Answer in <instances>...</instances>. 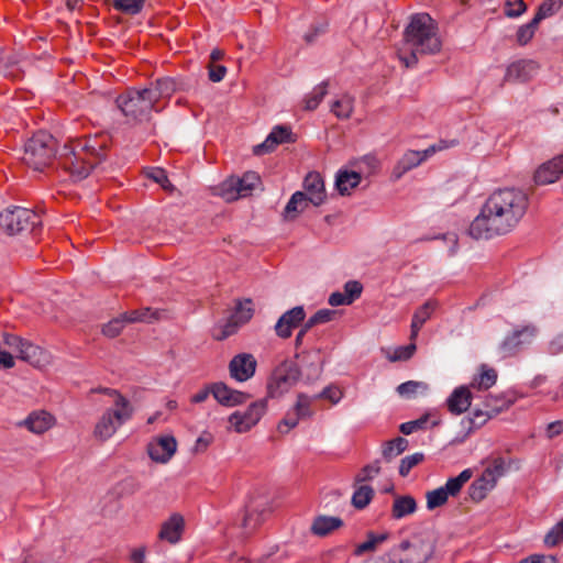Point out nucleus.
<instances>
[{
	"label": "nucleus",
	"instance_id": "obj_1",
	"mask_svg": "<svg viewBox=\"0 0 563 563\" xmlns=\"http://www.w3.org/2000/svg\"><path fill=\"white\" fill-rule=\"evenodd\" d=\"M528 196L518 189H498L489 195L468 233L476 240H488L510 232L528 209Z\"/></svg>",
	"mask_w": 563,
	"mask_h": 563
},
{
	"label": "nucleus",
	"instance_id": "obj_2",
	"mask_svg": "<svg viewBox=\"0 0 563 563\" xmlns=\"http://www.w3.org/2000/svg\"><path fill=\"white\" fill-rule=\"evenodd\" d=\"M441 47L437 23L429 14L419 13L411 16L397 54L408 68L415 66L420 56L437 54Z\"/></svg>",
	"mask_w": 563,
	"mask_h": 563
},
{
	"label": "nucleus",
	"instance_id": "obj_3",
	"mask_svg": "<svg viewBox=\"0 0 563 563\" xmlns=\"http://www.w3.org/2000/svg\"><path fill=\"white\" fill-rule=\"evenodd\" d=\"M109 144L110 137L106 133L76 139L64 146L59 164L74 180H81L101 162Z\"/></svg>",
	"mask_w": 563,
	"mask_h": 563
},
{
	"label": "nucleus",
	"instance_id": "obj_4",
	"mask_svg": "<svg viewBox=\"0 0 563 563\" xmlns=\"http://www.w3.org/2000/svg\"><path fill=\"white\" fill-rule=\"evenodd\" d=\"M102 391L113 399V404L95 423L92 435L99 442L111 439L133 415L131 402L121 393L110 388H104Z\"/></svg>",
	"mask_w": 563,
	"mask_h": 563
},
{
	"label": "nucleus",
	"instance_id": "obj_5",
	"mask_svg": "<svg viewBox=\"0 0 563 563\" xmlns=\"http://www.w3.org/2000/svg\"><path fill=\"white\" fill-rule=\"evenodd\" d=\"M434 550V536L431 532H421L394 549L387 563H427L433 556Z\"/></svg>",
	"mask_w": 563,
	"mask_h": 563
},
{
	"label": "nucleus",
	"instance_id": "obj_6",
	"mask_svg": "<svg viewBox=\"0 0 563 563\" xmlns=\"http://www.w3.org/2000/svg\"><path fill=\"white\" fill-rule=\"evenodd\" d=\"M55 153V140L46 132L35 133L25 144L23 162L34 170L47 167Z\"/></svg>",
	"mask_w": 563,
	"mask_h": 563
},
{
	"label": "nucleus",
	"instance_id": "obj_7",
	"mask_svg": "<svg viewBox=\"0 0 563 563\" xmlns=\"http://www.w3.org/2000/svg\"><path fill=\"white\" fill-rule=\"evenodd\" d=\"M117 104L125 117L134 121L146 119L152 110H161L158 107H155L151 91H147L146 88L142 90L129 89L125 93L118 97Z\"/></svg>",
	"mask_w": 563,
	"mask_h": 563
},
{
	"label": "nucleus",
	"instance_id": "obj_8",
	"mask_svg": "<svg viewBox=\"0 0 563 563\" xmlns=\"http://www.w3.org/2000/svg\"><path fill=\"white\" fill-rule=\"evenodd\" d=\"M41 224V216L35 211L14 207L5 209L0 213V227L9 234H16L23 231L33 232Z\"/></svg>",
	"mask_w": 563,
	"mask_h": 563
},
{
	"label": "nucleus",
	"instance_id": "obj_9",
	"mask_svg": "<svg viewBox=\"0 0 563 563\" xmlns=\"http://www.w3.org/2000/svg\"><path fill=\"white\" fill-rule=\"evenodd\" d=\"M455 140H440L423 151H407L393 169V178L400 179L407 172L419 166L435 153L456 146Z\"/></svg>",
	"mask_w": 563,
	"mask_h": 563
},
{
	"label": "nucleus",
	"instance_id": "obj_10",
	"mask_svg": "<svg viewBox=\"0 0 563 563\" xmlns=\"http://www.w3.org/2000/svg\"><path fill=\"white\" fill-rule=\"evenodd\" d=\"M260 176L254 172H247L242 177H230L218 188L217 194L225 201H234L247 197L260 185Z\"/></svg>",
	"mask_w": 563,
	"mask_h": 563
},
{
	"label": "nucleus",
	"instance_id": "obj_11",
	"mask_svg": "<svg viewBox=\"0 0 563 563\" xmlns=\"http://www.w3.org/2000/svg\"><path fill=\"white\" fill-rule=\"evenodd\" d=\"M267 404L265 399L252 402L245 410H236L228 418L229 429L236 433H244L255 427L265 415Z\"/></svg>",
	"mask_w": 563,
	"mask_h": 563
},
{
	"label": "nucleus",
	"instance_id": "obj_12",
	"mask_svg": "<svg viewBox=\"0 0 563 563\" xmlns=\"http://www.w3.org/2000/svg\"><path fill=\"white\" fill-rule=\"evenodd\" d=\"M300 376L297 365L292 362H284L278 365L267 385L268 395L271 397H279L290 390Z\"/></svg>",
	"mask_w": 563,
	"mask_h": 563
},
{
	"label": "nucleus",
	"instance_id": "obj_13",
	"mask_svg": "<svg viewBox=\"0 0 563 563\" xmlns=\"http://www.w3.org/2000/svg\"><path fill=\"white\" fill-rule=\"evenodd\" d=\"M472 471L464 470L456 477L450 478L444 486L426 494L427 508L433 510L446 504L450 496H456L462 487L472 478Z\"/></svg>",
	"mask_w": 563,
	"mask_h": 563
},
{
	"label": "nucleus",
	"instance_id": "obj_14",
	"mask_svg": "<svg viewBox=\"0 0 563 563\" xmlns=\"http://www.w3.org/2000/svg\"><path fill=\"white\" fill-rule=\"evenodd\" d=\"M538 334V329L533 324H527L514 330L508 334L499 346L503 357L516 355L522 346L532 343Z\"/></svg>",
	"mask_w": 563,
	"mask_h": 563
},
{
	"label": "nucleus",
	"instance_id": "obj_15",
	"mask_svg": "<svg viewBox=\"0 0 563 563\" xmlns=\"http://www.w3.org/2000/svg\"><path fill=\"white\" fill-rule=\"evenodd\" d=\"M177 451V441L173 435H158L147 444V453L152 461L165 464Z\"/></svg>",
	"mask_w": 563,
	"mask_h": 563
},
{
	"label": "nucleus",
	"instance_id": "obj_16",
	"mask_svg": "<svg viewBox=\"0 0 563 563\" xmlns=\"http://www.w3.org/2000/svg\"><path fill=\"white\" fill-rule=\"evenodd\" d=\"M539 65L531 59L511 63L505 73L504 82L523 84L531 80L538 73Z\"/></svg>",
	"mask_w": 563,
	"mask_h": 563
},
{
	"label": "nucleus",
	"instance_id": "obj_17",
	"mask_svg": "<svg viewBox=\"0 0 563 563\" xmlns=\"http://www.w3.org/2000/svg\"><path fill=\"white\" fill-rule=\"evenodd\" d=\"M563 176V154L540 165L534 172L536 185L544 186L558 181Z\"/></svg>",
	"mask_w": 563,
	"mask_h": 563
},
{
	"label": "nucleus",
	"instance_id": "obj_18",
	"mask_svg": "<svg viewBox=\"0 0 563 563\" xmlns=\"http://www.w3.org/2000/svg\"><path fill=\"white\" fill-rule=\"evenodd\" d=\"M256 365V360L252 354H238L229 364L230 375L238 382H245L254 375Z\"/></svg>",
	"mask_w": 563,
	"mask_h": 563
},
{
	"label": "nucleus",
	"instance_id": "obj_19",
	"mask_svg": "<svg viewBox=\"0 0 563 563\" xmlns=\"http://www.w3.org/2000/svg\"><path fill=\"white\" fill-rule=\"evenodd\" d=\"M5 342L9 346L14 349L16 356L21 360L26 361L34 366H40L42 364L43 351L38 346L14 335L8 336Z\"/></svg>",
	"mask_w": 563,
	"mask_h": 563
},
{
	"label": "nucleus",
	"instance_id": "obj_20",
	"mask_svg": "<svg viewBox=\"0 0 563 563\" xmlns=\"http://www.w3.org/2000/svg\"><path fill=\"white\" fill-rule=\"evenodd\" d=\"M295 139L289 128L284 125L275 126L265 141L254 147V154L263 155L273 152L278 145L292 143Z\"/></svg>",
	"mask_w": 563,
	"mask_h": 563
},
{
	"label": "nucleus",
	"instance_id": "obj_21",
	"mask_svg": "<svg viewBox=\"0 0 563 563\" xmlns=\"http://www.w3.org/2000/svg\"><path fill=\"white\" fill-rule=\"evenodd\" d=\"M306 317V312L303 307L297 306L288 311H286L278 319L275 331L279 338L287 339L291 335L292 329L298 327Z\"/></svg>",
	"mask_w": 563,
	"mask_h": 563
},
{
	"label": "nucleus",
	"instance_id": "obj_22",
	"mask_svg": "<svg viewBox=\"0 0 563 563\" xmlns=\"http://www.w3.org/2000/svg\"><path fill=\"white\" fill-rule=\"evenodd\" d=\"M211 394L219 404L227 407H234L244 404L249 398L246 394L234 390L224 383L212 384Z\"/></svg>",
	"mask_w": 563,
	"mask_h": 563
},
{
	"label": "nucleus",
	"instance_id": "obj_23",
	"mask_svg": "<svg viewBox=\"0 0 563 563\" xmlns=\"http://www.w3.org/2000/svg\"><path fill=\"white\" fill-rule=\"evenodd\" d=\"M305 194L311 205L318 207L322 205L327 198L324 181L319 173H309L303 181Z\"/></svg>",
	"mask_w": 563,
	"mask_h": 563
},
{
	"label": "nucleus",
	"instance_id": "obj_24",
	"mask_svg": "<svg viewBox=\"0 0 563 563\" xmlns=\"http://www.w3.org/2000/svg\"><path fill=\"white\" fill-rule=\"evenodd\" d=\"M184 529V517L179 514H173L166 521L162 523L158 538L175 544L181 539Z\"/></svg>",
	"mask_w": 563,
	"mask_h": 563
},
{
	"label": "nucleus",
	"instance_id": "obj_25",
	"mask_svg": "<svg viewBox=\"0 0 563 563\" xmlns=\"http://www.w3.org/2000/svg\"><path fill=\"white\" fill-rule=\"evenodd\" d=\"M438 308L435 300L429 299L416 309L410 325V341H416L423 324L432 317Z\"/></svg>",
	"mask_w": 563,
	"mask_h": 563
},
{
	"label": "nucleus",
	"instance_id": "obj_26",
	"mask_svg": "<svg viewBox=\"0 0 563 563\" xmlns=\"http://www.w3.org/2000/svg\"><path fill=\"white\" fill-rule=\"evenodd\" d=\"M22 424L35 434H42L55 424V418L46 411H34Z\"/></svg>",
	"mask_w": 563,
	"mask_h": 563
},
{
	"label": "nucleus",
	"instance_id": "obj_27",
	"mask_svg": "<svg viewBox=\"0 0 563 563\" xmlns=\"http://www.w3.org/2000/svg\"><path fill=\"white\" fill-rule=\"evenodd\" d=\"M497 481L490 476V472H485L481 474L478 478H476L470 486V497L472 500L481 501L483 500L487 494L496 486Z\"/></svg>",
	"mask_w": 563,
	"mask_h": 563
},
{
	"label": "nucleus",
	"instance_id": "obj_28",
	"mask_svg": "<svg viewBox=\"0 0 563 563\" xmlns=\"http://www.w3.org/2000/svg\"><path fill=\"white\" fill-rule=\"evenodd\" d=\"M472 394L468 387L461 386L451 394V396L446 400V404L449 410L452 413L461 415L470 408Z\"/></svg>",
	"mask_w": 563,
	"mask_h": 563
},
{
	"label": "nucleus",
	"instance_id": "obj_29",
	"mask_svg": "<svg viewBox=\"0 0 563 563\" xmlns=\"http://www.w3.org/2000/svg\"><path fill=\"white\" fill-rule=\"evenodd\" d=\"M147 91H151V97L154 99L155 107H158V101L161 99L170 98V96L179 89L178 84L175 79L172 78H161L146 88Z\"/></svg>",
	"mask_w": 563,
	"mask_h": 563
},
{
	"label": "nucleus",
	"instance_id": "obj_30",
	"mask_svg": "<svg viewBox=\"0 0 563 563\" xmlns=\"http://www.w3.org/2000/svg\"><path fill=\"white\" fill-rule=\"evenodd\" d=\"M417 501L410 495H397L391 505V518L399 520L410 516L417 510Z\"/></svg>",
	"mask_w": 563,
	"mask_h": 563
},
{
	"label": "nucleus",
	"instance_id": "obj_31",
	"mask_svg": "<svg viewBox=\"0 0 563 563\" xmlns=\"http://www.w3.org/2000/svg\"><path fill=\"white\" fill-rule=\"evenodd\" d=\"M361 183V175L352 170H339L335 179V187L340 195H350Z\"/></svg>",
	"mask_w": 563,
	"mask_h": 563
},
{
	"label": "nucleus",
	"instance_id": "obj_32",
	"mask_svg": "<svg viewBox=\"0 0 563 563\" xmlns=\"http://www.w3.org/2000/svg\"><path fill=\"white\" fill-rule=\"evenodd\" d=\"M342 525L343 521L339 517L319 516L313 520L311 531L316 536L324 537L339 529Z\"/></svg>",
	"mask_w": 563,
	"mask_h": 563
},
{
	"label": "nucleus",
	"instance_id": "obj_33",
	"mask_svg": "<svg viewBox=\"0 0 563 563\" xmlns=\"http://www.w3.org/2000/svg\"><path fill=\"white\" fill-rule=\"evenodd\" d=\"M311 205L307 195L302 191L295 192L285 207V218L292 220Z\"/></svg>",
	"mask_w": 563,
	"mask_h": 563
},
{
	"label": "nucleus",
	"instance_id": "obj_34",
	"mask_svg": "<svg viewBox=\"0 0 563 563\" xmlns=\"http://www.w3.org/2000/svg\"><path fill=\"white\" fill-rule=\"evenodd\" d=\"M497 380L496 369L483 364L479 367V374L474 376L471 382V387L477 390H486L495 385Z\"/></svg>",
	"mask_w": 563,
	"mask_h": 563
},
{
	"label": "nucleus",
	"instance_id": "obj_35",
	"mask_svg": "<svg viewBox=\"0 0 563 563\" xmlns=\"http://www.w3.org/2000/svg\"><path fill=\"white\" fill-rule=\"evenodd\" d=\"M354 98L347 93L340 96L332 104L331 112L340 120L349 119L354 110Z\"/></svg>",
	"mask_w": 563,
	"mask_h": 563
},
{
	"label": "nucleus",
	"instance_id": "obj_36",
	"mask_svg": "<svg viewBox=\"0 0 563 563\" xmlns=\"http://www.w3.org/2000/svg\"><path fill=\"white\" fill-rule=\"evenodd\" d=\"M485 472H490V476L498 482L510 467V460L505 459L500 455H492L487 457L485 462Z\"/></svg>",
	"mask_w": 563,
	"mask_h": 563
},
{
	"label": "nucleus",
	"instance_id": "obj_37",
	"mask_svg": "<svg viewBox=\"0 0 563 563\" xmlns=\"http://www.w3.org/2000/svg\"><path fill=\"white\" fill-rule=\"evenodd\" d=\"M417 350L415 341L408 345L397 346L395 349H383L382 352L390 362H400L410 360Z\"/></svg>",
	"mask_w": 563,
	"mask_h": 563
},
{
	"label": "nucleus",
	"instance_id": "obj_38",
	"mask_svg": "<svg viewBox=\"0 0 563 563\" xmlns=\"http://www.w3.org/2000/svg\"><path fill=\"white\" fill-rule=\"evenodd\" d=\"M388 539V534L387 533H380V534H375V533H368L367 534V539L362 542V543H358L353 553L355 555H363L365 553H371V552H375L378 547L384 543L386 540Z\"/></svg>",
	"mask_w": 563,
	"mask_h": 563
},
{
	"label": "nucleus",
	"instance_id": "obj_39",
	"mask_svg": "<svg viewBox=\"0 0 563 563\" xmlns=\"http://www.w3.org/2000/svg\"><path fill=\"white\" fill-rule=\"evenodd\" d=\"M121 318L124 320L125 324L133 322H151L153 320L159 319V312L152 310L151 308H142L125 312L121 316Z\"/></svg>",
	"mask_w": 563,
	"mask_h": 563
},
{
	"label": "nucleus",
	"instance_id": "obj_40",
	"mask_svg": "<svg viewBox=\"0 0 563 563\" xmlns=\"http://www.w3.org/2000/svg\"><path fill=\"white\" fill-rule=\"evenodd\" d=\"M374 489L365 484L358 485L352 496V505L356 509H364L373 499Z\"/></svg>",
	"mask_w": 563,
	"mask_h": 563
},
{
	"label": "nucleus",
	"instance_id": "obj_41",
	"mask_svg": "<svg viewBox=\"0 0 563 563\" xmlns=\"http://www.w3.org/2000/svg\"><path fill=\"white\" fill-rule=\"evenodd\" d=\"M511 402L505 398H499L497 396H488L486 399V407L488 409L487 413H485L486 418H489L492 415H497L503 410H506L510 407ZM475 418L483 417L484 413L482 411H475Z\"/></svg>",
	"mask_w": 563,
	"mask_h": 563
},
{
	"label": "nucleus",
	"instance_id": "obj_42",
	"mask_svg": "<svg viewBox=\"0 0 563 563\" xmlns=\"http://www.w3.org/2000/svg\"><path fill=\"white\" fill-rule=\"evenodd\" d=\"M397 391L401 397L413 398L420 394L428 391V385L423 382L409 380L400 384L397 387Z\"/></svg>",
	"mask_w": 563,
	"mask_h": 563
},
{
	"label": "nucleus",
	"instance_id": "obj_43",
	"mask_svg": "<svg viewBox=\"0 0 563 563\" xmlns=\"http://www.w3.org/2000/svg\"><path fill=\"white\" fill-rule=\"evenodd\" d=\"M327 95V84L322 82L313 88V90L303 99V108L306 110H314Z\"/></svg>",
	"mask_w": 563,
	"mask_h": 563
},
{
	"label": "nucleus",
	"instance_id": "obj_44",
	"mask_svg": "<svg viewBox=\"0 0 563 563\" xmlns=\"http://www.w3.org/2000/svg\"><path fill=\"white\" fill-rule=\"evenodd\" d=\"M408 446V441L401 437H398L391 441H388L384 449H383V455L390 460L395 456H398L401 454Z\"/></svg>",
	"mask_w": 563,
	"mask_h": 563
},
{
	"label": "nucleus",
	"instance_id": "obj_45",
	"mask_svg": "<svg viewBox=\"0 0 563 563\" xmlns=\"http://www.w3.org/2000/svg\"><path fill=\"white\" fill-rule=\"evenodd\" d=\"M312 402H313V398H311L305 394H299L292 410L301 419L309 418L313 415Z\"/></svg>",
	"mask_w": 563,
	"mask_h": 563
},
{
	"label": "nucleus",
	"instance_id": "obj_46",
	"mask_svg": "<svg viewBox=\"0 0 563 563\" xmlns=\"http://www.w3.org/2000/svg\"><path fill=\"white\" fill-rule=\"evenodd\" d=\"M253 308L252 301L245 300L244 302H239L236 306L235 312L232 314V322L234 324L244 323L252 318Z\"/></svg>",
	"mask_w": 563,
	"mask_h": 563
},
{
	"label": "nucleus",
	"instance_id": "obj_47",
	"mask_svg": "<svg viewBox=\"0 0 563 563\" xmlns=\"http://www.w3.org/2000/svg\"><path fill=\"white\" fill-rule=\"evenodd\" d=\"M144 0H112L115 10L128 14H135L141 11Z\"/></svg>",
	"mask_w": 563,
	"mask_h": 563
},
{
	"label": "nucleus",
	"instance_id": "obj_48",
	"mask_svg": "<svg viewBox=\"0 0 563 563\" xmlns=\"http://www.w3.org/2000/svg\"><path fill=\"white\" fill-rule=\"evenodd\" d=\"M562 7V0H548L543 2L534 16V23H539L541 20L552 15Z\"/></svg>",
	"mask_w": 563,
	"mask_h": 563
},
{
	"label": "nucleus",
	"instance_id": "obj_49",
	"mask_svg": "<svg viewBox=\"0 0 563 563\" xmlns=\"http://www.w3.org/2000/svg\"><path fill=\"white\" fill-rule=\"evenodd\" d=\"M423 459L424 455L422 453H415L404 457L399 465V474L402 477H406L415 466L423 461Z\"/></svg>",
	"mask_w": 563,
	"mask_h": 563
},
{
	"label": "nucleus",
	"instance_id": "obj_50",
	"mask_svg": "<svg viewBox=\"0 0 563 563\" xmlns=\"http://www.w3.org/2000/svg\"><path fill=\"white\" fill-rule=\"evenodd\" d=\"M336 316V311L331 309H320L312 317H310L308 321V328H313L318 324L327 323L333 320Z\"/></svg>",
	"mask_w": 563,
	"mask_h": 563
},
{
	"label": "nucleus",
	"instance_id": "obj_51",
	"mask_svg": "<svg viewBox=\"0 0 563 563\" xmlns=\"http://www.w3.org/2000/svg\"><path fill=\"white\" fill-rule=\"evenodd\" d=\"M563 541V519L559 521L544 537L547 547L553 548Z\"/></svg>",
	"mask_w": 563,
	"mask_h": 563
},
{
	"label": "nucleus",
	"instance_id": "obj_52",
	"mask_svg": "<svg viewBox=\"0 0 563 563\" xmlns=\"http://www.w3.org/2000/svg\"><path fill=\"white\" fill-rule=\"evenodd\" d=\"M538 24L539 23H534L533 18L530 23L519 27L517 32V41L520 45H526L533 37Z\"/></svg>",
	"mask_w": 563,
	"mask_h": 563
},
{
	"label": "nucleus",
	"instance_id": "obj_53",
	"mask_svg": "<svg viewBox=\"0 0 563 563\" xmlns=\"http://www.w3.org/2000/svg\"><path fill=\"white\" fill-rule=\"evenodd\" d=\"M301 418L294 411L290 410L286 413L283 420L278 423V431L280 433H288L291 429H294Z\"/></svg>",
	"mask_w": 563,
	"mask_h": 563
},
{
	"label": "nucleus",
	"instance_id": "obj_54",
	"mask_svg": "<svg viewBox=\"0 0 563 563\" xmlns=\"http://www.w3.org/2000/svg\"><path fill=\"white\" fill-rule=\"evenodd\" d=\"M124 325H125L124 320L121 317L114 318L111 321H109L107 324L103 325L102 333L106 336L115 338L121 333Z\"/></svg>",
	"mask_w": 563,
	"mask_h": 563
},
{
	"label": "nucleus",
	"instance_id": "obj_55",
	"mask_svg": "<svg viewBox=\"0 0 563 563\" xmlns=\"http://www.w3.org/2000/svg\"><path fill=\"white\" fill-rule=\"evenodd\" d=\"M380 471L378 462H374L372 464L366 465L361 470V472L356 475V483L361 484L367 481L373 479L376 475H378Z\"/></svg>",
	"mask_w": 563,
	"mask_h": 563
},
{
	"label": "nucleus",
	"instance_id": "obj_56",
	"mask_svg": "<svg viewBox=\"0 0 563 563\" xmlns=\"http://www.w3.org/2000/svg\"><path fill=\"white\" fill-rule=\"evenodd\" d=\"M527 9L523 0H507L505 4V13L507 16L516 18L521 15Z\"/></svg>",
	"mask_w": 563,
	"mask_h": 563
},
{
	"label": "nucleus",
	"instance_id": "obj_57",
	"mask_svg": "<svg viewBox=\"0 0 563 563\" xmlns=\"http://www.w3.org/2000/svg\"><path fill=\"white\" fill-rule=\"evenodd\" d=\"M428 422V416H423L417 420L405 422L400 426V431L404 434H411L412 432L423 429Z\"/></svg>",
	"mask_w": 563,
	"mask_h": 563
},
{
	"label": "nucleus",
	"instance_id": "obj_58",
	"mask_svg": "<svg viewBox=\"0 0 563 563\" xmlns=\"http://www.w3.org/2000/svg\"><path fill=\"white\" fill-rule=\"evenodd\" d=\"M343 396L342 390L336 386H329L322 390L318 398H325L332 404H338Z\"/></svg>",
	"mask_w": 563,
	"mask_h": 563
},
{
	"label": "nucleus",
	"instance_id": "obj_59",
	"mask_svg": "<svg viewBox=\"0 0 563 563\" xmlns=\"http://www.w3.org/2000/svg\"><path fill=\"white\" fill-rule=\"evenodd\" d=\"M148 177L152 178L154 181L159 184L164 189L169 188L170 183L167 178V175L164 169L162 168H154L148 172Z\"/></svg>",
	"mask_w": 563,
	"mask_h": 563
},
{
	"label": "nucleus",
	"instance_id": "obj_60",
	"mask_svg": "<svg viewBox=\"0 0 563 563\" xmlns=\"http://www.w3.org/2000/svg\"><path fill=\"white\" fill-rule=\"evenodd\" d=\"M227 74V68L222 65L211 63L209 65V79L213 82L221 81Z\"/></svg>",
	"mask_w": 563,
	"mask_h": 563
},
{
	"label": "nucleus",
	"instance_id": "obj_61",
	"mask_svg": "<svg viewBox=\"0 0 563 563\" xmlns=\"http://www.w3.org/2000/svg\"><path fill=\"white\" fill-rule=\"evenodd\" d=\"M362 292V286L358 282L351 280L347 282L344 286V294L346 297H351V303L357 298Z\"/></svg>",
	"mask_w": 563,
	"mask_h": 563
},
{
	"label": "nucleus",
	"instance_id": "obj_62",
	"mask_svg": "<svg viewBox=\"0 0 563 563\" xmlns=\"http://www.w3.org/2000/svg\"><path fill=\"white\" fill-rule=\"evenodd\" d=\"M329 303L333 307L342 306V305H350L351 297H346L345 294H342V292H333L329 297Z\"/></svg>",
	"mask_w": 563,
	"mask_h": 563
},
{
	"label": "nucleus",
	"instance_id": "obj_63",
	"mask_svg": "<svg viewBox=\"0 0 563 563\" xmlns=\"http://www.w3.org/2000/svg\"><path fill=\"white\" fill-rule=\"evenodd\" d=\"M519 563H555V559L551 555H531L528 559L520 561Z\"/></svg>",
	"mask_w": 563,
	"mask_h": 563
},
{
	"label": "nucleus",
	"instance_id": "obj_64",
	"mask_svg": "<svg viewBox=\"0 0 563 563\" xmlns=\"http://www.w3.org/2000/svg\"><path fill=\"white\" fill-rule=\"evenodd\" d=\"M563 351V334L556 335L549 344L551 354H559Z\"/></svg>",
	"mask_w": 563,
	"mask_h": 563
}]
</instances>
